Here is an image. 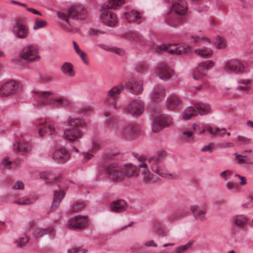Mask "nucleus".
<instances>
[{
  "label": "nucleus",
  "mask_w": 253,
  "mask_h": 253,
  "mask_svg": "<svg viewBox=\"0 0 253 253\" xmlns=\"http://www.w3.org/2000/svg\"><path fill=\"white\" fill-rule=\"evenodd\" d=\"M78 55L80 57L85 64L87 65L89 64V60L85 52L83 51L82 52L80 53V54H78Z\"/></svg>",
  "instance_id": "48"
},
{
  "label": "nucleus",
  "mask_w": 253,
  "mask_h": 253,
  "mask_svg": "<svg viewBox=\"0 0 253 253\" xmlns=\"http://www.w3.org/2000/svg\"><path fill=\"white\" fill-rule=\"evenodd\" d=\"M61 70L65 75L70 77H74L75 73L73 70V65L70 62H65L62 65Z\"/></svg>",
  "instance_id": "35"
},
{
  "label": "nucleus",
  "mask_w": 253,
  "mask_h": 253,
  "mask_svg": "<svg viewBox=\"0 0 253 253\" xmlns=\"http://www.w3.org/2000/svg\"><path fill=\"white\" fill-rule=\"evenodd\" d=\"M190 209L194 217L196 220L201 221L205 220V214L206 213L205 211L200 209L197 205L191 206Z\"/></svg>",
  "instance_id": "28"
},
{
  "label": "nucleus",
  "mask_w": 253,
  "mask_h": 253,
  "mask_svg": "<svg viewBox=\"0 0 253 253\" xmlns=\"http://www.w3.org/2000/svg\"><path fill=\"white\" fill-rule=\"evenodd\" d=\"M55 186H57V189L54 190V195L51 206V208L53 210L57 209L59 207L61 201L65 196V191L59 187L58 184L55 185Z\"/></svg>",
  "instance_id": "21"
},
{
  "label": "nucleus",
  "mask_w": 253,
  "mask_h": 253,
  "mask_svg": "<svg viewBox=\"0 0 253 253\" xmlns=\"http://www.w3.org/2000/svg\"><path fill=\"white\" fill-rule=\"evenodd\" d=\"M27 10L29 12H32V13H33L34 14H37V15H41V16L42 15V13L40 11H39L38 10H37L35 9H34V8H27Z\"/></svg>",
  "instance_id": "62"
},
{
  "label": "nucleus",
  "mask_w": 253,
  "mask_h": 253,
  "mask_svg": "<svg viewBox=\"0 0 253 253\" xmlns=\"http://www.w3.org/2000/svg\"><path fill=\"white\" fill-rule=\"evenodd\" d=\"M33 203V202L28 201L21 202V201H19L17 200V201H14V203L18 204L19 205H20V206L31 205Z\"/></svg>",
  "instance_id": "59"
},
{
  "label": "nucleus",
  "mask_w": 253,
  "mask_h": 253,
  "mask_svg": "<svg viewBox=\"0 0 253 253\" xmlns=\"http://www.w3.org/2000/svg\"><path fill=\"white\" fill-rule=\"evenodd\" d=\"M126 110L133 117H138L141 115L144 110V105L142 101L138 98L131 101L127 105Z\"/></svg>",
  "instance_id": "11"
},
{
  "label": "nucleus",
  "mask_w": 253,
  "mask_h": 253,
  "mask_svg": "<svg viewBox=\"0 0 253 253\" xmlns=\"http://www.w3.org/2000/svg\"><path fill=\"white\" fill-rule=\"evenodd\" d=\"M159 78L164 81H168L173 75V71L165 63H161L155 69Z\"/></svg>",
  "instance_id": "12"
},
{
  "label": "nucleus",
  "mask_w": 253,
  "mask_h": 253,
  "mask_svg": "<svg viewBox=\"0 0 253 253\" xmlns=\"http://www.w3.org/2000/svg\"><path fill=\"white\" fill-rule=\"evenodd\" d=\"M57 16L59 19L65 20L66 23L69 26H70V24L69 22V20L68 19V15H67V14L64 13L57 12Z\"/></svg>",
  "instance_id": "49"
},
{
  "label": "nucleus",
  "mask_w": 253,
  "mask_h": 253,
  "mask_svg": "<svg viewBox=\"0 0 253 253\" xmlns=\"http://www.w3.org/2000/svg\"><path fill=\"white\" fill-rule=\"evenodd\" d=\"M226 187L229 190H235L237 189L238 185L234 182H227L226 183Z\"/></svg>",
  "instance_id": "52"
},
{
  "label": "nucleus",
  "mask_w": 253,
  "mask_h": 253,
  "mask_svg": "<svg viewBox=\"0 0 253 253\" xmlns=\"http://www.w3.org/2000/svg\"><path fill=\"white\" fill-rule=\"evenodd\" d=\"M11 163V162L9 161V160L7 158H5L2 161V164L5 168H7L8 167H9Z\"/></svg>",
  "instance_id": "60"
},
{
  "label": "nucleus",
  "mask_w": 253,
  "mask_h": 253,
  "mask_svg": "<svg viewBox=\"0 0 253 253\" xmlns=\"http://www.w3.org/2000/svg\"><path fill=\"white\" fill-rule=\"evenodd\" d=\"M13 149L18 152L27 153L31 150V147L24 142H17L14 144Z\"/></svg>",
  "instance_id": "33"
},
{
  "label": "nucleus",
  "mask_w": 253,
  "mask_h": 253,
  "mask_svg": "<svg viewBox=\"0 0 253 253\" xmlns=\"http://www.w3.org/2000/svg\"><path fill=\"white\" fill-rule=\"evenodd\" d=\"M73 44L74 46V50L78 55L83 51L80 49L79 45L75 41H73Z\"/></svg>",
  "instance_id": "58"
},
{
  "label": "nucleus",
  "mask_w": 253,
  "mask_h": 253,
  "mask_svg": "<svg viewBox=\"0 0 253 253\" xmlns=\"http://www.w3.org/2000/svg\"><path fill=\"white\" fill-rule=\"evenodd\" d=\"M166 156V153L163 151L157 152L154 156L149 158L148 162L152 171L158 175L168 179H175L177 177L176 174L168 172L163 160Z\"/></svg>",
  "instance_id": "3"
},
{
  "label": "nucleus",
  "mask_w": 253,
  "mask_h": 253,
  "mask_svg": "<svg viewBox=\"0 0 253 253\" xmlns=\"http://www.w3.org/2000/svg\"><path fill=\"white\" fill-rule=\"evenodd\" d=\"M214 44L217 48H223L226 46L224 40L220 37H217Z\"/></svg>",
  "instance_id": "44"
},
{
  "label": "nucleus",
  "mask_w": 253,
  "mask_h": 253,
  "mask_svg": "<svg viewBox=\"0 0 253 253\" xmlns=\"http://www.w3.org/2000/svg\"><path fill=\"white\" fill-rule=\"evenodd\" d=\"M125 16L126 20L129 22L141 23L143 21V18L140 13L136 11H130L125 13Z\"/></svg>",
  "instance_id": "27"
},
{
  "label": "nucleus",
  "mask_w": 253,
  "mask_h": 253,
  "mask_svg": "<svg viewBox=\"0 0 253 253\" xmlns=\"http://www.w3.org/2000/svg\"><path fill=\"white\" fill-rule=\"evenodd\" d=\"M40 79L41 81L44 83H48L52 80V77L50 75L46 74L40 75Z\"/></svg>",
  "instance_id": "46"
},
{
  "label": "nucleus",
  "mask_w": 253,
  "mask_h": 253,
  "mask_svg": "<svg viewBox=\"0 0 253 253\" xmlns=\"http://www.w3.org/2000/svg\"><path fill=\"white\" fill-rule=\"evenodd\" d=\"M67 15L74 20H84L86 16V11L82 4L74 3L67 11Z\"/></svg>",
  "instance_id": "8"
},
{
  "label": "nucleus",
  "mask_w": 253,
  "mask_h": 253,
  "mask_svg": "<svg viewBox=\"0 0 253 253\" xmlns=\"http://www.w3.org/2000/svg\"><path fill=\"white\" fill-rule=\"evenodd\" d=\"M84 134L81 130L77 128H67L64 131L62 137L70 142H78Z\"/></svg>",
  "instance_id": "13"
},
{
  "label": "nucleus",
  "mask_w": 253,
  "mask_h": 253,
  "mask_svg": "<svg viewBox=\"0 0 253 253\" xmlns=\"http://www.w3.org/2000/svg\"><path fill=\"white\" fill-rule=\"evenodd\" d=\"M172 122V118L166 115L157 116L152 123V129L157 132L164 127L168 126Z\"/></svg>",
  "instance_id": "10"
},
{
  "label": "nucleus",
  "mask_w": 253,
  "mask_h": 253,
  "mask_svg": "<svg viewBox=\"0 0 253 253\" xmlns=\"http://www.w3.org/2000/svg\"><path fill=\"white\" fill-rule=\"evenodd\" d=\"M145 246L146 247L153 246L154 247H157V244L154 243L153 241H149L145 243Z\"/></svg>",
  "instance_id": "63"
},
{
  "label": "nucleus",
  "mask_w": 253,
  "mask_h": 253,
  "mask_svg": "<svg viewBox=\"0 0 253 253\" xmlns=\"http://www.w3.org/2000/svg\"><path fill=\"white\" fill-rule=\"evenodd\" d=\"M127 86L133 93H139L143 91L142 83L140 81L132 80L128 83Z\"/></svg>",
  "instance_id": "26"
},
{
  "label": "nucleus",
  "mask_w": 253,
  "mask_h": 253,
  "mask_svg": "<svg viewBox=\"0 0 253 253\" xmlns=\"http://www.w3.org/2000/svg\"><path fill=\"white\" fill-rule=\"evenodd\" d=\"M53 232V229L51 228H39L37 229L34 233V235L36 238H39L45 234Z\"/></svg>",
  "instance_id": "38"
},
{
  "label": "nucleus",
  "mask_w": 253,
  "mask_h": 253,
  "mask_svg": "<svg viewBox=\"0 0 253 253\" xmlns=\"http://www.w3.org/2000/svg\"><path fill=\"white\" fill-rule=\"evenodd\" d=\"M223 69L227 73L236 74H245L250 71L241 61L236 59H231L226 61Z\"/></svg>",
  "instance_id": "6"
},
{
  "label": "nucleus",
  "mask_w": 253,
  "mask_h": 253,
  "mask_svg": "<svg viewBox=\"0 0 253 253\" xmlns=\"http://www.w3.org/2000/svg\"><path fill=\"white\" fill-rule=\"evenodd\" d=\"M197 115L195 107L192 106L187 107L182 114V119L184 120L190 119Z\"/></svg>",
  "instance_id": "34"
},
{
  "label": "nucleus",
  "mask_w": 253,
  "mask_h": 253,
  "mask_svg": "<svg viewBox=\"0 0 253 253\" xmlns=\"http://www.w3.org/2000/svg\"><path fill=\"white\" fill-rule=\"evenodd\" d=\"M138 166L140 168H142L145 169L141 171L142 176V181L144 183H154L156 181L154 174L148 169L147 165L146 163H142L138 165Z\"/></svg>",
  "instance_id": "23"
},
{
  "label": "nucleus",
  "mask_w": 253,
  "mask_h": 253,
  "mask_svg": "<svg viewBox=\"0 0 253 253\" xmlns=\"http://www.w3.org/2000/svg\"><path fill=\"white\" fill-rule=\"evenodd\" d=\"M109 4L102 6L101 9V19L106 25L115 26L118 20L116 15L111 11V8H117L124 3L123 0H108Z\"/></svg>",
  "instance_id": "4"
},
{
  "label": "nucleus",
  "mask_w": 253,
  "mask_h": 253,
  "mask_svg": "<svg viewBox=\"0 0 253 253\" xmlns=\"http://www.w3.org/2000/svg\"><path fill=\"white\" fill-rule=\"evenodd\" d=\"M40 177L42 179H44L47 180V182L49 183L51 182L50 180L54 179V180H56L57 178L53 176L50 172L48 171H43L41 172L40 173Z\"/></svg>",
  "instance_id": "39"
},
{
  "label": "nucleus",
  "mask_w": 253,
  "mask_h": 253,
  "mask_svg": "<svg viewBox=\"0 0 253 253\" xmlns=\"http://www.w3.org/2000/svg\"><path fill=\"white\" fill-rule=\"evenodd\" d=\"M252 80L250 79H240L237 81L238 84L248 85L252 82Z\"/></svg>",
  "instance_id": "57"
},
{
  "label": "nucleus",
  "mask_w": 253,
  "mask_h": 253,
  "mask_svg": "<svg viewBox=\"0 0 253 253\" xmlns=\"http://www.w3.org/2000/svg\"><path fill=\"white\" fill-rule=\"evenodd\" d=\"M67 123L72 126H77L82 127H85L86 124L84 121L79 118H69Z\"/></svg>",
  "instance_id": "37"
},
{
  "label": "nucleus",
  "mask_w": 253,
  "mask_h": 253,
  "mask_svg": "<svg viewBox=\"0 0 253 253\" xmlns=\"http://www.w3.org/2000/svg\"><path fill=\"white\" fill-rule=\"evenodd\" d=\"M29 238L25 236L24 237H21L19 238L18 240L16 241V246L19 248H22L25 246L27 243L29 241Z\"/></svg>",
  "instance_id": "42"
},
{
  "label": "nucleus",
  "mask_w": 253,
  "mask_h": 253,
  "mask_svg": "<svg viewBox=\"0 0 253 253\" xmlns=\"http://www.w3.org/2000/svg\"><path fill=\"white\" fill-rule=\"evenodd\" d=\"M138 70L143 72L148 68V65L146 64H142V65L137 67Z\"/></svg>",
  "instance_id": "64"
},
{
  "label": "nucleus",
  "mask_w": 253,
  "mask_h": 253,
  "mask_svg": "<svg viewBox=\"0 0 253 253\" xmlns=\"http://www.w3.org/2000/svg\"><path fill=\"white\" fill-rule=\"evenodd\" d=\"M102 48L105 50H110L112 49L115 52L120 55H123L125 54V51L122 49L116 47H114L113 48H111L109 45H99Z\"/></svg>",
  "instance_id": "41"
},
{
  "label": "nucleus",
  "mask_w": 253,
  "mask_h": 253,
  "mask_svg": "<svg viewBox=\"0 0 253 253\" xmlns=\"http://www.w3.org/2000/svg\"><path fill=\"white\" fill-rule=\"evenodd\" d=\"M85 250L77 248H71L68 251V253H85Z\"/></svg>",
  "instance_id": "53"
},
{
  "label": "nucleus",
  "mask_w": 253,
  "mask_h": 253,
  "mask_svg": "<svg viewBox=\"0 0 253 253\" xmlns=\"http://www.w3.org/2000/svg\"><path fill=\"white\" fill-rule=\"evenodd\" d=\"M100 146V144L98 140H93L92 141V149L93 151H97Z\"/></svg>",
  "instance_id": "55"
},
{
  "label": "nucleus",
  "mask_w": 253,
  "mask_h": 253,
  "mask_svg": "<svg viewBox=\"0 0 253 253\" xmlns=\"http://www.w3.org/2000/svg\"><path fill=\"white\" fill-rule=\"evenodd\" d=\"M183 105L182 99L175 94L169 95L166 102V107L170 110H177Z\"/></svg>",
  "instance_id": "17"
},
{
  "label": "nucleus",
  "mask_w": 253,
  "mask_h": 253,
  "mask_svg": "<svg viewBox=\"0 0 253 253\" xmlns=\"http://www.w3.org/2000/svg\"><path fill=\"white\" fill-rule=\"evenodd\" d=\"M33 98V104L38 107L42 108L50 105L54 108H62L70 106L71 101L64 96L56 98L54 93L50 91H31Z\"/></svg>",
  "instance_id": "1"
},
{
  "label": "nucleus",
  "mask_w": 253,
  "mask_h": 253,
  "mask_svg": "<svg viewBox=\"0 0 253 253\" xmlns=\"http://www.w3.org/2000/svg\"><path fill=\"white\" fill-rule=\"evenodd\" d=\"M24 188V184L22 181L18 180L13 186L14 189L22 190Z\"/></svg>",
  "instance_id": "47"
},
{
  "label": "nucleus",
  "mask_w": 253,
  "mask_h": 253,
  "mask_svg": "<svg viewBox=\"0 0 253 253\" xmlns=\"http://www.w3.org/2000/svg\"><path fill=\"white\" fill-rule=\"evenodd\" d=\"M187 11L188 4L185 0H172L171 11H169L165 17L166 23L172 27L178 26L181 25Z\"/></svg>",
  "instance_id": "2"
},
{
  "label": "nucleus",
  "mask_w": 253,
  "mask_h": 253,
  "mask_svg": "<svg viewBox=\"0 0 253 253\" xmlns=\"http://www.w3.org/2000/svg\"><path fill=\"white\" fill-rule=\"evenodd\" d=\"M52 157L55 160L64 163L69 159L70 155L65 149L60 148L53 151Z\"/></svg>",
  "instance_id": "22"
},
{
  "label": "nucleus",
  "mask_w": 253,
  "mask_h": 253,
  "mask_svg": "<svg viewBox=\"0 0 253 253\" xmlns=\"http://www.w3.org/2000/svg\"><path fill=\"white\" fill-rule=\"evenodd\" d=\"M125 86L122 84H120V87L115 86L111 88L107 92V96L108 98H111L115 100L119 97L120 94Z\"/></svg>",
  "instance_id": "29"
},
{
  "label": "nucleus",
  "mask_w": 253,
  "mask_h": 253,
  "mask_svg": "<svg viewBox=\"0 0 253 253\" xmlns=\"http://www.w3.org/2000/svg\"><path fill=\"white\" fill-rule=\"evenodd\" d=\"M37 125L39 129V134L41 137H42L45 133H48L51 138H54L58 133L54 126L47 125L44 123H38Z\"/></svg>",
  "instance_id": "19"
},
{
  "label": "nucleus",
  "mask_w": 253,
  "mask_h": 253,
  "mask_svg": "<svg viewBox=\"0 0 253 253\" xmlns=\"http://www.w3.org/2000/svg\"><path fill=\"white\" fill-rule=\"evenodd\" d=\"M213 66L214 63L211 60L200 63L194 70L193 78L196 80H200L201 77L206 76L208 70Z\"/></svg>",
  "instance_id": "15"
},
{
  "label": "nucleus",
  "mask_w": 253,
  "mask_h": 253,
  "mask_svg": "<svg viewBox=\"0 0 253 253\" xmlns=\"http://www.w3.org/2000/svg\"><path fill=\"white\" fill-rule=\"evenodd\" d=\"M196 54L203 57H209L212 54V50L209 47H201L195 50Z\"/></svg>",
  "instance_id": "36"
},
{
  "label": "nucleus",
  "mask_w": 253,
  "mask_h": 253,
  "mask_svg": "<svg viewBox=\"0 0 253 253\" xmlns=\"http://www.w3.org/2000/svg\"><path fill=\"white\" fill-rule=\"evenodd\" d=\"M47 25V22L43 20H39L38 19H35L33 29L34 30H37L39 29L43 28Z\"/></svg>",
  "instance_id": "40"
},
{
  "label": "nucleus",
  "mask_w": 253,
  "mask_h": 253,
  "mask_svg": "<svg viewBox=\"0 0 253 253\" xmlns=\"http://www.w3.org/2000/svg\"><path fill=\"white\" fill-rule=\"evenodd\" d=\"M156 48L158 51L164 50L171 54H179L187 51V49L180 45L161 44L158 45Z\"/></svg>",
  "instance_id": "16"
},
{
  "label": "nucleus",
  "mask_w": 253,
  "mask_h": 253,
  "mask_svg": "<svg viewBox=\"0 0 253 253\" xmlns=\"http://www.w3.org/2000/svg\"><path fill=\"white\" fill-rule=\"evenodd\" d=\"M249 220V218L244 214H237L233 216L232 218L233 224L240 228H245Z\"/></svg>",
  "instance_id": "24"
},
{
  "label": "nucleus",
  "mask_w": 253,
  "mask_h": 253,
  "mask_svg": "<svg viewBox=\"0 0 253 253\" xmlns=\"http://www.w3.org/2000/svg\"><path fill=\"white\" fill-rule=\"evenodd\" d=\"M138 166L132 165L131 164H127L123 166V174H125L127 177H137L139 174Z\"/></svg>",
  "instance_id": "25"
},
{
  "label": "nucleus",
  "mask_w": 253,
  "mask_h": 253,
  "mask_svg": "<svg viewBox=\"0 0 253 253\" xmlns=\"http://www.w3.org/2000/svg\"><path fill=\"white\" fill-rule=\"evenodd\" d=\"M86 217V215L83 216H75L69 220L67 226L74 229H80L84 226Z\"/></svg>",
  "instance_id": "20"
},
{
  "label": "nucleus",
  "mask_w": 253,
  "mask_h": 253,
  "mask_svg": "<svg viewBox=\"0 0 253 253\" xmlns=\"http://www.w3.org/2000/svg\"><path fill=\"white\" fill-rule=\"evenodd\" d=\"M103 31H99L95 29H91L89 32V34L91 35H98L99 34H104Z\"/></svg>",
  "instance_id": "56"
},
{
  "label": "nucleus",
  "mask_w": 253,
  "mask_h": 253,
  "mask_svg": "<svg viewBox=\"0 0 253 253\" xmlns=\"http://www.w3.org/2000/svg\"><path fill=\"white\" fill-rule=\"evenodd\" d=\"M72 208L73 211L78 212L84 209V205L82 203H76L73 205Z\"/></svg>",
  "instance_id": "45"
},
{
  "label": "nucleus",
  "mask_w": 253,
  "mask_h": 253,
  "mask_svg": "<svg viewBox=\"0 0 253 253\" xmlns=\"http://www.w3.org/2000/svg\"><path fill=\"white\" fill-rule=\"evenodd\" d=\"M126 204L124 200H118L114 202L111 205L113 211L117 212H121L126 209Z\"/></svg>",
  "instance_id": "32"
},
{
  "label": "nucleus",
  "mask_w": 253,
  "mask_h": 253,
  "mask_svg": "<svg viewBox=\"0 0 253 253\" xmlns=\"http://www.w3.org/2000/svg\"><path fill=\"white\" fill-rule=\"evenodd\" d=\"M165 91L164 89L162 87L156 88L151 94V99L154 101L159 102L161 101L165 96Z\"/></svg>",
  "instance_id": "31"
},
{
  "label": "nucleus",
  "mask_w": 253,
  "mask_h": 253,
  "mask_svg": "<svg viewBox=\"0 0 253 253\" xmlns=\"http://www.w3.org/2000/svg\"><path fill=\"white\" fill-rule=\"evenodd\" d=\"M237 90H242L245 91H249L250 89V87L248 86H238L236 87Z\"/></svg>",
  "instance_id": "61"
},
{
  "label": "nucleus",
  "mask_w": 253,
  "mask_h": 253,
  "mask_svg": "<svg viewBox=\"0 0 253 253\" xmlns=\"http://www.w3.org/2000/svg\"><path fill=\"white\" fill-rule=\"evenodd\" d=\"M18 87V83L14 81H9L0 87V96L4 97L10 93H14Z\"/></svg>",
  "instance_id": "18"
},
{
  "label": "nucleus",
  "mask_w": 253,
  "mask_h": 253,
  "mask_svg": "<svg viewBox=\"0 0 253 253\" xmlns=\"http://www.w3.org/2000/svg\"><path fill=\"white\" fill-rule=\"evenodd\" d=\"M182 138L187 141L193 140V132L191 130H183L182 132Z\"/></svg>",
  "instance_id": "43"
},
{
  "label": "nucleus",
  "mask_w": 253,
  "mask_h": 253,
  "mask_svg": "<svg viewBox=\"0 0 253 253\" xmlns=\"http://www.w3.org/2000/svg\"><path fill=\"white\" fill-rule=\"evenodd\" d=\"M106 171L109 178L113 181H120L124 177L123 166L112 164L108 166Z\"/></svg>",
  "instance_id": "9"
},
{
  "label": "nucleus",
  "mask_w": 253,
  "mask_h": 253,
  "mask_svg": "<svg viewBox=\"0 0 253 253\" xmlns=\"http://www.w3.org/2000/svg\"><path fill=\"white\" fill-rule=\"evenodd\" d=\"M20 58L29 62H35L40 59L37 46L30 44L24 47L19 54Z\"/></svg>",
  "instance_id": "7"
},
{
  "label": "nucleus",
  "mask_w": 253,
  "mask_h": 253,
  "mask_svg": "<svg viewBox=\"0 0 253 253\" xmlns=\"http://www.w3.org/2000/svg\"><path fill=\"white\" fill-rule=\"evenodd\" d=\"M191 245L190 243H188L187 244L180 246L177 248L176 249V251L177 253H182L185 250H186Z\"/></svg>",
  "instance_id": "51"
},
{
  "label": "nucleus",
  "mask_w": 253,
  "mask_h": 253,
  "mask_svg": "<svg viewBox=\"0 0 253 253\" xmlns=\"http://www.w3.org/2000/svg\"><path fill=\"white\" fill-rule=\"evenodd\" d=\"M11 31L13 35L17 39H24L29 36V30L27 25L16 22L11 28Z\"/></svg>",
  "instance_id": "14"
},
{
  "label": "nucleus",
  "mask_w": 253,
  "mask_h": 253,
  "mask_svg": "<svg viewBox=\"0 0 253 253\" xmlns=\"http://www.w3.org/2000/svg\"><path fill=\"white\" fill-rule=\"evenodd\" d=\"M226 133V129L216 127L214 130V135H223Z\"/></svg>",
  "instance_id": "54"
},
{
  "label": "nucleus",
  "mask_w": 253,
  "mask_h": 253,
  "mask_svg": "<svg viewBox=\"0 0 253 253\" xmlns=\"http://www.w3.org/2000/svg\"><path fill=\"white\" fill-rule=\"evenodd\" d=\"M141 129V126L136 124L123 121L119 122L117 126V131L126 137L134 136L140 131Z\"/></svg>",
  "instance_id": "5"
},
{
  "label": "nucleus",
  "mask_w": 253,
  "mask_h": 253,
  "mask_svg": "<svg viewBox=\"0 0 253 253\" xmlns=\"http://www.w3.org/2000/svg\"><path fill=\"white\" fill-rule=\"evenodd\" d=\"M214 146V143L213 142H211L209 145H205L202 148V151H208L210 152L212 151V149Z\"/></svg>",
  "instance_id": "50"
},
{
  "label": "nucleus",
  "mask_w": 253,
  "mask_h": 253,
  "mask_svg": "<svg viewBox=\"0 0 253 253\" xmlns=\"http://www.w3.org/2000/svg\"><path fill=\"white\" fill-rule=\"evenodd\" d=\"M195 107L197 111V114L204 115L211 113V107L209 104L199 102L195 104Z\"/></svg>",
  "instance_id": "30"
}]
</instances>
